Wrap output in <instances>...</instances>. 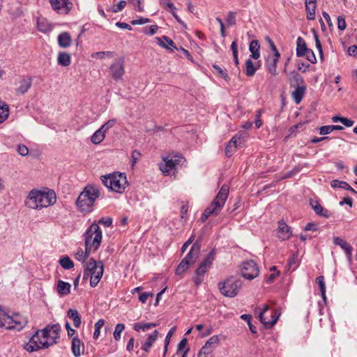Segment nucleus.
Returning a JSON list of instances; mask_svg holds the SVG:
<instances>
[{"mask_svg":"<svg viewBox=\"0 0 357 357\" xmlns=\"http://www.w3.org/2000/svg\"><path fill=\"white\" fill-rule=\"evenodd\" d=\"M50 3L53 10L58 13H68L72 6L69 0H50Z\"/></svg>","mask_w":357,"mask_h":357,"instance_id":"dca6fc26","label":"nucleus"},{"mask_svg":"<svg viewBox=\"0 0 357 357\" xmlns=\"http://www.w3.org/2000/svg\"><path fill=\"white\" fill-rule=\"evenodd\" d=\"M278 230V237L282 241L288 240L292 236L291 228L283 221L279 222Z\"/></svg>","mask_w":357,"mask_h":357,"instance_id":"5701e85b","label":"nucleus"},{"mask_svg":"<svg viewBox=\"0 0 357 357\" xmlns=\"http://www.w3.org/2000/svg\"><path fill=\"white\" fill-rule=\"evenodd\" d=\"M61 326L59 324L47 325L42 330L37 331L43 342L40 344L45 348L56 343V340L59 337Z\"/></svg>","mask_w":357,"mask_h":357,"instance_id":"39448f33","label":"nucleus"},{"mask_svg":"<svg viewBox=\"0 0 357 357\" xmlns=\"http://www.w3.org/2000/svg\"><path fill=\"white\" fill-rule=\"evenodd\" d=\"M190 265L189 262L183 259L176 269V273L177 275L183 273L188 269Z\"/></svg>","mask_w":357,"mask_h":357,"instance_id":"79ce46f5","label":"nucleus"},{"mask_svg":"<svg viewBox=\"0 0 357 357\" xmlns=\"http://www.w3.org/2000/svg\"><path fill=\"white\" fill-rule=\"evenodd\" d=\"M213 68L215 70V73L218 74L220 77H222L225 80L228 81L229 79V77L226 70L216 64H213Z\"/></svg>","mask_w":357,"mask_h":357,"instance_id":"a18cd8bd","label":"nucleus"},{"mask_svg":"<svg viewBox=\"0 0 357 357\" xmlns=\"http://www.w3.org/2000/svg\"><path fill=\"white\" fill-rule=\"evenodd\" d=\"M67 316L68 318L73 319L75 327L79 328L80 326L82 323L81 317L77 310L69 309L67 312Z\"/></svg>","mask_w":357,"mask_h":357,"instance_id":"473e14b6","label":"nucleus"},{"mask_svg":"<svg viewBox=\"0 0 357 357\" xmlns=\"http://www.w3.org/2000/svg\"><path fill=\"white\" fill-rule=\"evenodd\" d=\"M215 249H213L202 260L197 268L195 270L192 281L195 286L199 287L204 281L205 274L211 268L215 260Z\"/></svg>","mask_w":357,"mask_h":357,"instance_id":"20e7f679","label":"nucleus"},{"mask_svg":"<svg viewBox=\"0 0 357 357\" xmlns=\"http://www.w3.org/2000/svg\"><path fill=\"white\" fill-rule=\"evenodd\" d=\"M101 181L105 186L118 193H123L128 185L126 176L122 173L102 176Z\"/></svg>","mask_w":357,"mask_h":357,"instance_id":"7ed1b4c3","label":"nucleus"},{"mask_svg":"<svg viewBox=\"0 0 357 357\" xmlns=\"http://www.w3.org/2000/svg\"><path fill=\"white\" fill-rule=\"evenodd\" d=\"M220 342V339L218 335H213L209 340L206 341L205 344L208 347H210L211 349L213 350L215 345H218Z\"/></svg>","mask_w":357,"mask_h":357,"instance_id":"49530a36","label":"nucleus"},{"mask_svg":"<svg viewBox=\"0 0 357 357\" xmlns=\"http://www.w3.org/2000/svg\"><path fill=\"white\" fill-rule=\"evenodd\" d=\"M195 234H192L191 235V236L189 238V239L184 243V244L183 245L182 248H181V252H184L187 248H188V246L193 243V241H195Z\"/></svg>","mask_w":357,"mask_h":357,"instance_id":"bf43d9fd","label":"nucleus"},{"mask_svg":"<svg viewBox=\"0 0 357 357\" xmlns=\"http://www.w3.org/2000/svg\"><path fill=\"white\" fill-rule=\"evenodd\" d=\"M308 49L305 40L302 37H298L296 40V56L298 57L304 56Z\"/></svg>","mask_w":357,"mask_h":357,"instance_id":"c85d7f7f","label":"nucleus"},{"mask_svg":"<svg viewBox=\"0 0 357 357\" xmlns=\"http://www.w3.org/2000/svg\"><path fill=\"white\" fill-rule=\"evenodd\" d=\"M291 77L290 79L291 87L304 85L305 82L303 78L295 71L291 72Z\"/></svg>","mask_w":357,"mask_h":357,"instance_id":"e433bc0d","label":"nucleus"},{"mask_svg":"<svg viewBox=\"0 0 357 357\" xmlns=\"http://www.w3.org/2000/svg\"><path fill=\"white\" fill-rule=\"evenodd\" d=\"M317 284L319 286L321 294L324 300H326V287L324 283V277L322 275H320L316 279Z\"/></svg>","mask_w":357,"mask_h":357,"instance_id":"37998d69","label":"nucleus"},{"mask_svg":"<svg viewBox=\"0 0 357 357\" xmlns=\"http://www.w3.org/2000/svg\"><path fill=\"white\" fill-rule=\"evenodd\" d=\"M257 69L258 67L255 66L250 59L246 60L245 73L248 77H252L255 74Z\"/></svg>","mask_w":357,"mask_h":357,"instance_id":"4c0bfd02","label":"nucleus"},{"mask_svg":"<svg viewBox=\"0 0 357 357\" xmlns=\"http://www.w3.org/2000/svg\"><path fill=\"white\" fill-rule=\"evenodd\" d=\"M71 285L68 282L59 280L57 283V291L61 295H68L70 292Z\"/></svg>","mask_w":357,"mask_h":357,"instance_id":"c9c22d12","label":"nucleus"},{"mask_svg":"<svg viewBox=\"0 0 357 357\" xmlns=\"http://www.w3.org/2000/svg\"><path fill=\"white\" fill-rule=\"evenodd\" d=\"M160 4L165 8H169V11L174 17V18L177 20L180 24H183V22L179 18L178 15L175 13L174 10H176V7L174 5L171 3L169 0H160Z\"/></svg>","mask_w":357,"mask_h":357,"instance_id":"72a5a7b5","label":"nucleus"},{"mask_svg":"<svg viewBox=\"0 0 357 357\" xmlns=\"http://www.w3.org/2000/svg\"><path fill=\"white\" fill-rule=\"evenodd\" d=\"M75 257L77 260L84 263L87 259V255L84 253V250L82 248H79L75 253Z\"/></svg>","mask_w":357,"mask_h":357,"instance_id":"8fccbe9b","label":"nucleus"},{"mask_svg":"<svg viewBox=\"0 0 357 357\" xmlns=\"http://www.w3.org/2000/svg\"><path fill=\"white\" fill-rule=\"evenodd\" d=\"M59 263L62 268L66 270L71 269L74 267L73 261L68 256H63L61 257Z\"/></svg>","mask_w":357,"mask_h":357,"instance_id":"ea45409f","label":"nucleus"},{"mask_svg":"<svg viewBox=\"0 0 357 357\" xmlns=\"http://www.w3.org/2000/svg\"><path fill=\"white\" fill-rule=\"evenodd\" d=\"M105 137V133L100 128L96 130L91 137V142L94 144H98L102 142Z\"/></svg>","mask_w":357,"mask_h":357,"instance_id":"58836bf2","label":"nucleus"},{"mask_svg":"<svg viewBox=\"0 0 357 357\" xmlns=\"http://www.w3.org/2000/svg\"><path fill=\"white\" fill-rule=\"evenodd\" d=\"M153 294L152 293L144 292L139 295V299L142 303H145L147 301L149 297L153 296Z\"/></svg>","mask_w":357,"mask_h":357,"instance_id":"69168bd1","label":"nucleus"},{"mask_svg":"<svg viewBox=\"0 0 357 357\" xmlns=\"http://www.w3.org/2000/svg\"><path fill=\"white\" fill-rule=\"evenodd\" d=\"M260 45L257 40H254L250 43L249 50L251 52L250 57L254 59H258L260 57Z\"/></svg>","mask_w":357,"mask_h":357,"instance_id":"2f4dec72","label":"nucleus"},{"mask_svg":"<svg viewBox=\"0 0 357 357\" xmlns=\"http://www.w3.org/2000/svg\"><path fill=\"white\" fill-rule=\"evenodd\" d=\"M126 6V1L121 0L117 4L114 5L112 6V8H111V11L112 13H119V12L121 11L125 8Z\"/></svg>","mask_w":357,"mask_h":357,"instance_id":"3c124183","label":"nucleus"},{"mask_svg":"<svg viewBox=\"0 0 357 357\" xmlns=\"http://www.w3.org/2000/svg\"><path fill=\"white\" fill-rule=\"evenodd\" d=\"M229 191V186L223 184L210 206L206 208L207 213L218 215L220 212L228 198Z\"/></svg>","mask_w":357,"mask_h":357,"instance_id":"423d86ee","label":"nucleus"},{"mask_svg":"<svg viewBox=\"0 0 357 357\" xmlns=\"http://www.w3.org/2000/svg\"><path fill=\"white\" fill-rule=\"evenodd\" d=\"M333 132L332 125L331 126H324L319 128V133L321 135H325Z\"/></svg>","mask_w":357,"mask_h":357,"instance_id":"052dcab7","label":"nucleus"},{"mask_svg":"<svg viewBox=\"0 0 357 357\" xmlns=\"http://www.w3.org/2000/svg\"><path fill=\"white\" fill-rule=\"evenodd\" d=\"M8 317V314H6L0 307V327L5 328L6 326V318Z\"/></svg>","mask_w":357,"mask_h":357,"instance_id":"5fc2aeb1","label":"nucleus"},{"mask_svg":"<svg viewBox=\"0 0 357 357\" xmlns=\"http://www.w3.org/2000/svg\"><path fill=\"white\" fill-rule=\"evenodd\" d=\"M100 195V190L93 185H87L77 199V206L82 211H91L97 198Z\"/></svg>","mask_w":357,"mask_h":357,"instance_id":"f03ea898","label":"nucleus"},{"mask_svg":"<svg viewBox=\"0 0 357 357\" xmlns=\"http://www.w3.org/2000/svg\"><path fill=\"white\" fill-rule=\"evenodd\" d=\"M88 264V271H90L91 278H90V285L92 287H95L98 285L100 279L102 277L103 271H104V265L102 261H97L93 258H91L89 261Z\"/></svg>","mask_w":357,"mask_h":357,"instance_id":"1a4fd4ad","label":"nucleus"},{"mask_svg":"<svg viewBox=\"0 0 357 357\" xmlns=\"http://www.w3.org/2000/svg\"><path fill=\"white\" fill-rule=\"evenodd\" d=\"M98 224L102 225L106 227H108L112 224V218L109 217H104L98 220Z\"/></svg>","mask_w":357,"mask_h":357,"instance_id":"6e6d98bb","label":"nucleus"},{"mask_svg":"<svg viewBox=\"0 0 357 357\" xmlns=\"http://www.w3.org/2000/svg\"><path fill=\"white\" fill-rule=\"evenodd\" d=\"M141 155V153L139 151L135 150L132 153V165L134 166L135 164L137 162L138 159L139 158Z\"/></svg>","mask_w":357,"mask_h":357,"instance_id":"774afa93","label":"nucleus"},{"mask_svg":"<svg viewBox=\"0 0 357 357\" xmlns=\"http://www.w3.org/2000/svg\"><path fill=\"white\" fill-rule=\"evenodd\" d=\"M347 24L344 17L338 16L337 17V28L338 29L343 31L346 29Z\"/></svg>","mask_w":357,"mask_h":357,"instance_id":"13d9d810","label":"nucleus"},{"mask_svg":"<svg viewBox=\"0 0 357 357\" xmlns=\"http://www.w3.org/2000/svg\"><path fill=\"white\" fill-rule=\"evenodd\" d=\"M241 271V275L250 280L257 278L259 273L258 266L253 260L243 262Z\"/></svg>","mask_w":357,"mask_h":357,"instance_id":"9b49d317","label":"nucleus"},{"mask_svg":"<svg viewBox=\"0 0 357 357\" xmlns=\"http://www.w3.org/2000/svg\"><path fill=\"white\" fill-rule=\"evenodd\" d=\"M241 285L242 282L234 277H230L223 282H219L218 284L220 292L229 298L235 297Z\"/></svg>","mask_w":357,"mask_h":357,"instance_id":"0eeeda50","label":"nucleus"},{"mask_svg":"<svg viewBox=\"0 0 357 357\" xmlns=\"http://www.w3.org/2000/svg\"><path fill=\"white\" fill-rule=\"evenodd\" d=\"M280 58V54H268L265 59L266 69L273 76L278 75L277 66Z\"/></svg>","mask_w":357,"mask_h":357,"instance_id":"4468645a","label":"nucleus"},{"mask_svg":"<svg viewBox=\"0 0 357 357\" xmlns=\"http://www.w3.org/2000/svg\"><path fill=\"white\" fill-rule=\"evenodd\" d=\"M32 79L30 77L26 78H21L19 82V86L15 89V92L17 94H25L31 87Z\"/></svg>","mask_w":357,"mask_h":357,"instance_id":"4be33fe9","label":"nucleus"},{"mask_svg":"<svg viewBox=\"0 0 357 357\" xmlns=\"http://www.w3.org/2000/svg\"><path fill=\"white\" fill-rule=\"evenodd\" d=\"M71 351L75 357H79L84 351V344L77 336L72 338Z\"/></svg>","mask_w":357,"mask_h":357,"instance_id":"6ab92c4d","label":"nucleus"},{"mask_svg":"<svg viewBox=\"0 0 357 357\" xmlns=\"http://www.w3.org/2000/svg\"><path fill=\"white\" fill-rule=\"evenodd\" d=\"M17 151L21 156H26L29 153L28 148L24 144L18 145Z\"/></svg>","mask_w":357,"mask_h":357,"instance_id":"4d7b16f0","label":"nucleus"},{"mask_svg":"<svg viewBox=\"0 0 357 357\" xmlns=\"http://www.w3.org/2000/svg\"><path fill=\"white\" fill-rule=\"evenodd\" d=\"M38 29L40 31L46 33L51 31V26L44 20H38L37 22Z\"/></svg>","mask_w":357,"mask_h":357,"instance_id":"a19ab883","label":"nucleus"},{"mask_svg":"<svg viewBox=\"0 0 357 357\" xmlns=\"http://www.w3.org/2000/svg\"><path fill=\"white\" fill-rule=\"evenodd\" d=\"M316 3L317 0H305L307 19L309 20L315 19Z\"/></svg>","mask_w":357,"mask_h":357,"instance_id":"a878e982","label":"nucleus"},{"mask_svg":"<svg viewBox=\"0 0 357 357\" xmlns=\"http://www.w3.org/2000/svg\"><path fill=\"white\" fill-rule=\"evenodd\" d=\"M236 12L230 11L228 13L227 22L229 25L236 24Z\"/></svg>","mask_w":357,"mask_h":357,"instance_id":"864d4df0","label":"nucleus"},{"mask_svg":"<svg viewBox=\"0 0 357 357\" xmlns=\"http://www.w3.org/2000/svg\"><path fill=\"white\" fill-rule=\"evenodd\" d=\"M116 123V120L115 119H110L107 121L105 123H104L100 129L102 131H103L105 133H106L111 128L114 126V125Z\"/></svg>","mask_w":357,"mask_h":357,"instance_id":"09e8293b","label":"nucleus"},{"mask_svg":"<svg viewBox=\"0 0 357 357\" xmlns=\"http://www.w3.org/2000/svg\"><path fill=\"white\" fill-rule=\"evenodd\" d=\"M202 235L198 237L196 241L192 244L189 252L183 258L190 264H193L196 261L197 259L199 257L201 249V244L202 241Z\"/></svg>","mask_w":357,"mask_h":357,"instance_id":"ddd939ff","label":"nucleus"},{"mask_svg":"<svg viewBox=\"0 0 357 357\" xmlns=\"http://www.w3.org/2000/svg\"><path fill=\"white\" fill-rule=\"evenodd\" d=\"M331 185L333 188H342V189L351 191L354 194H357V192L354 188H352L345 181H341L335 179V180L331 181Z\"/></svg>","mask_w":357,"mask_h":357,"instance_id":"f704fd0d","label":"nucleus"},{"mask_svg":"<svg viewBox=\"0 0 357 357\" xmlns=\"http://www.w3.org/2000/svg\"><path fill=\"white\" fill-rule=\"evenodd\" d=\"M149 22H150V19H149V18L140 17L139 20H133L131 22V24L132 25L144 24L148 23Z\"/></svg>","mask_w":357,"mask_h":357,"instance_id":"e2e57ef3","label":"nucleus"},{"mask_svg":"<svg viewBox=\"0 0 357 357\" xmlns=\"http://www.w3.org/2000/svg\"><path fill=\"white\" fill-rule=\"evenodd\" d=\"M269 310L268 305L264 304V307L259 312L258 317L260 321L264 324V327L267 329L272 328L277 322L279 315H277L275 312H272L271 319L266 320L264 317V314Z\"/></svg>","mask_w":357,"mask_h":357,"instance_id":"2eb2a0df","label":"nucleus"},{"mask_svg":"<svg viewBox=\"0 0 357 357\" xmlns=\"http://www.w3.org/2000/svg\"><path fill=\"white\" fill-rule=\"evenodd\" d=\"M40 342H43V340L36 331L30 339L29 342L24 345V349L29 352H33L39 349L45 348Z\"/></svg>","mask_w":357,"mask_h":357,"instance_id":"f3484780","label":"nucleus"},{"mask_svg":"<svg viewBox=\"0 0 357 357\" xmlns=\"http://www.w3.org/2000/svg\"><path fill=\"white\" fill-rule=\"evenodd\" d=\"M125 329V325L123 324H117L115 326L113 336L115 340L119 341L121 339V332Z\"/></svg>","mask_w":357,"mask_h":357,"instance_id":"c03bdc74","label":"nucleus"},{"mask_svg":"<svg viewBox=\"0 0 357 357\" xmlns=\"http://www.w3.org/2000/svg\"><path fill=\"white\" fill-rule=\"evenodd\" d=\"M333 243L335 245H339L344 251L347 259L349 261H351L353 250L351 245L340 237H334Z\"/></svg>","mask_w":357,"mask_h":357,"instance_id":"aec40b11","label":"nucleus"},{"mask_svg":"<svg viewBox=\"0 0 357 357\" xmlns=\"http://www.w3.org/2000/svg\"><path fill=\"white\" fill-rule=\"evenodd\" d=\"M182 160H184V158L182 156L178 157V159L174 160L165 158L164 161L165 163V165H161L160 169L163 173L169 174L175 167V166L178 165Z\"/></svg>","mask_w":357,"mask_h":357,"instance_id":"412c9836","label":"nucleus"},{"mask_svg":"<svg viewBox=\"0 0 357 357\" xmlns=\"http://www.w3.org/2000/svg\"><path fill=\"white\" fill-rule=\"evenodd\" d=\"M304 56H305L306 59L308 60L310 63H317V58L315 56L314 52L311 49L309 48L306 51V53L304 54Z\"/></svg>","mask_w":357,"mask_h":357,"instance_id":"603ef678","label":"nucleus"},{"mask_svg":"<svg viewBox=\"0 0 357 357\" xmlns=\"http://www.w3.org/2000/svg\"><path fill=\"white\" fill-rule=\"evenodd\" d=\"M104 324L105 321L103 319H99L95 324V331L93 335V337L94 339H98V337H99L100 328L103 326Z\"/></svg>","mask_w":357,"mask_h":357,"instance_id":"de8ad7c7","label":"nucleus"},{"mask_svg":"<svg viewBox=\"0 0 357 357\" xmlns=\"http://www.w3.org/2000/svg\"><path fill=\"white\" fill-rule=\"evenodd\" d=\"M243 141L241 135H236L234 136L225 148V155L227 157H231L236 151V149L243 143Z\"/></svg>","mask_w":357,"mask_h":357,"instance_id":"a211bd4d","label":"nucleus"},{"mask_svg":"<svg viewBox=\"0 0 357 357\" xmlns=\"http://www.w3.org/2000/svg\"><path fill=\"white\" fill-rule=\"evenodd\" d=\"M56 201V193L52 190L43 191L40 190H31L26 200L25 205L31 209L40 210L54 205Z\"/></svg>","mask_w":357,"mask_h":357,"instance_id":"f257e3e1","label":"nucleus"},{"mask_svg":"<svg viewBox=\"0 0 357 357\" xmlns=\"http://www.w3.org/2000/svg\"><path fill=\"white\" fill-rule=\"evenodd\" d=\"M102 231L96 223H93L84 233L85 244L87 246L93 247V250H97L102 241Z\"/></svg>","mask_w":357,"mask_h":357,"instance_id":"6e6552de","label":"nucleus"},{"mask_svg":"<svg viewBox=\"0 0 357 357\" xmlns=\"http://www.w3.org/2000/svg\"><path fill=\"white\" fill-rule=\"evenodd\" d=\"M158 336V331L155 330L152 333L149 335L146 341L142 345V349L146 352H149L150 348L155 342Z\"/></svg>","mask_w":357,"mask_h":357,"instance_id":"bb28decb","label":"nucleus"},{"mask_svg":"<svg viewBox=\"0 0 357 357\" xmlns=\"http://www.w3.org/2000/svg\"><path fill=\"white\" fill-rule=\"evenodd\" d=\"M295 89L292 91L291 96L296 104H299L305 93V84L294 87Z\"/></svg>","mask_w":357,"mask_h":357,"instance_id":"cd10ccee","label":"nucleus"},{"mask_svg":"<svg viewBox=\"0 0 357 357\" xmlns=\"http://www.w3.org/2000/svg\"><path fill=\"white\" fill-rule=\"evenodd\" d=\"M114 54V52H98L95 54V55L98 57L99 59H103L105 56H107L108 57H113Z\"/></svg>","mask_w":357,"mask_h":357,"instance_id":"680f3d73","label":"nucleus"},{"mask_svg":"<svg viewBox=\"0 0 357 357\" xmlns=\"http://www.w3.org/2000/svg\"><path fill=\"white\" fill-rule=\"evenodd\" d=\"M304 230L315 231L317 230V225L313 222H308L304 227Z\"/></svg>","mask_w":357,"mask_h":357,"instance_id":"338daca9","label":"nucleus"},{"mask_svg":"<svg viewBox=\"0 0 357 357\" xmlns=\"http://www.w3.org/2000/svg\"><path fill=\"white\" fill-rule=\"evenodd\" d=\"M58 44L62 48H68L71 45L72 38L69 33L62 32L57 38Z\"/></svg>","mask_w":357,"mask_h":357,"instance_id":"393cba45","label":"nucleus"},{"mask_svg":"<svg viewBox=\"0 0 357 357\" xmlns=\"http://www.w3.org/2000/svg\"><path fill=\"white\" fill-rule=\"evenodd\" d=\"M156 40L159 45L170 50L171 52H173L174 50H177L174 41L166 36H163L161 38L157 37Z\"/></svg>","mask_w":357,"mask_h":357,"instance_id":"b1692460","label":"nucleus"},{"mask_svg":"<svg viewBox=\"0 0 357 357\" xmlns=\"http://www.w3.org/2000/svg\"><path fill=\"white\" fill-rule=\"evenodd\" d=\"M57 63L61 66H68L71 63L70 54L66 52H60L57 56Z\"/></svg>","mask_w":357,"mask_h":357,"instance_id":"c756f323","label":"nucleus"},{"mask_svg":"<svg viewBox=\"0 0 357 357\" xmlns=\"http://www.w3.org/2000/svg\"><path fill=\"white\" fill-rule=\"evenodd\" d=\"M176 330V328L175 327H172L167 333L166 337H165V344H166V346H168L169 344V342H170V339L173 335V333H174Z\"/></svg>","mask_w":357,"mask_h":357,"instance_id":"0e129e2a","label":"nucleus"},{"mask_svg":"<svg viewBox=\"0 0 357 357\" xmlns=\"http://www.w3.org/2000/svg\"><path fill=\"white\" fill-rule=\"evenodd\" d=\"M310 205L317 215L326 218L329 217L328 211L324 209L317 201L311 200Z\"/></svg>","mask_w":357,"mask_h":357,"instance_id":"7c9ffc66","label":"nucleus"},{"mask_svg":"<svg viewBox=\"0 0 357 357\" xmlns=\"http://www.w3.org/2000/svg\"><path fill=\"white\" fill-rule=\"evenodd\" d=\"M6 319V328L8 330H16L20 331L28 324L27 319L20 314H15L13 316L8 315Z\"/></svg>","mask_w":357,"mask_h":357,"instance_id":"9d476101","label":"nucleus"},{"mask_svg":"<svg viewBox=\"0 0 357 357\" xmlns=\"http://www.w3.org/2000/svg\"><path fill=\"white\" fill-rule=\"evenodd\" d=\"M110 75L112 77L116 82L121 79L124 73V59L119 58L116 59L115 61L109 67Z\"/></svg>","mask_w":357,"mask_h":357,"instance_id":"f8f14e48","label":"nucleus"}]
</instances>
